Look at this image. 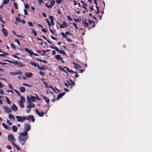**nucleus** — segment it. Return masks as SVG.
<instances>
[{
    "mask_svg": "<svg viewBox=\"0 0 152 152\" xmlns=\"http://www.w3.org/2000/svg\"><path fill=\"white\" fill-rule=\"evenodd\" d=\"M27 102L28 103H31V97L30 98L29 96L27 97Z\"/></svg>",
    "mask_w": 152,
    "mask_h": 152,
    "instance_id": "c756f323",
    "label": "nucleus"
},
{
    "mask_svg": "<svg viewBox=\"0 0 152 152\" xmlns=\"http://www.w3.org/2000/svg\"><path fill=\"white\" fill-rule=\"evenodd\" d=\"M42 31L44 32H46L47 31V30L45 28H42L41 29Z\"/></svg>",
    "mask_w": 152,
    "mask_h": 152,
    "instance_id": "5fc2aeb1",
    "label": "nucleus"
},
{
    "mask_svg": "<svg viewBox=\"0 0 152 152\" xmlns=\"http://www.w3.org/2000/svg\"><path fill=\"white\" fill-rule=\"evenodd\" d=\"M3 86H4L3 84L1 83L0 81V88L3 87Z\"/></svg>",
    "mask_w": 152,
    "mask_h": 152,
    "instance_id": "bf43d9fd",
    "label": "nucleus"
},
{
    "mask_svg": "<svg viewBox=\"0 0 152 152\" xmlns=\"http://www.w3.org/2000/svg\"><path fill=\"white\" fill-rule=\"evenodd\" d=\"M28 23L29 26H31L33 25L32 23L31 22H29Z\"/></svg>",
    "mask_w": 152,
    "mask_h": 152,
    "instance_id": "13d9d810",
    "label": "nucleus"
},
{
    "mask_svg": "<svg viewBox=\"0 0 152 152\" xmlns=\"http://www.w3.org/2000/svg\"><path fill=\"white\" fill-rule=\"evenodd\" d=\"M10 45H11V47L12 48H13L14 49H16V47L13 44V43L11 44Z\"/></svg>",
    "mask_w": 152,
    "mask_h": 152,
    "instance_id": "c03bdc74",
    "label": "nucleus"
},
{
    "mask_svg": "<svg viewBox=\"0 0 152 152\" xmlns=\"http://www.w3.org/2000/svg\"><path fill=\"white\" fill-rule=\"evenodd\" d=\"M55 4V1L54 0H52L50 3V6H49V7H52Z\"/></svg>",
    "mask_w": 152,
    "mask_h": 152,
    "instance_id": "cd10ccee",
    "label": "nucleus"
},
{
    "mask_svg": "<svg viewBox=\"0 0 152 152\" xmlns=\"http://www.w3.org/2000/svg\"><path fill=\"white\" fill-rule=\"evenodd\" d=\"M6 147L9 149H11L12 148V147L9 145H7Z\"/></svg>",
    "mask_w": 152,
    "mask_h": 152,
    "instance_id": "4d7b16f0",
    "label": "nucleus"
},
{
    "mask_svg": "<svg viewBox=\"0 0 152 152\" xmlns=\"http://www.w3.org/2000/svg\"><path fill=\"white\" fill-rule=\"evenodd\" d=\"M29 63L30 64L35 67L37 66V64L36 63L33 61H30V62Z\"/></svg>",
    "mask_w": 152,
    "mask_h": 152,
    "instance_id": "393cba45",
    "label": "nucleus"
},
{
    "mask_svg": "<svg viewBox=\"0 0 152 152\" xmlns=\"http://www.w3.org/2000/svg\"><path fill=\"white\" fill-rule=\"evenodd\" d=\"M6 101L7 102L8 104H10L11 103V102L10 100L7 97H5Z\"/></svg>",
    "mask_w": 152,
    "mask_h": 152,
    "instance_id": "473e14b6",
    "label": "nucleus"
},
{
    "mask_svg": "<svg viewBox=\"0 0 152 152\" xmlns=\"http://www.w3.org/2000/svg\"><path fill=\"white\" fill-rule=\"evenodd\" d=\"M65 92H63L62 93H60L58 96L56 98V99L57 100H58L60 98L63 96L64 95H65Z\"/></svg>",
    "mask_w": 152,
    "mask_h": 152,
    "instance_id": "4468645a",
    "label": "nucleus"
},
{
    "mask_svg": "<svg viewBox=\"0 0 152 152\" xmlns=\"http://www.w3.org/2000/svg\"><path fill=\"white\" fill-rule=\"evenodd\" d=\"M12 129L14 132H16L18 129L17 127L16 126H13L12 127Z\"/></svg>",
    "mask_w": 152,
    "mask_h": 152,
    "instance_id": "bb28decb",
    "label": "nucleus"
},
{
    "mask_svg": "<svg viewBox=\"0 0 152 152\" xmlns=\"http://www.w3.org/2000/svg\"><path fill=\"white\" fill-rule=\"evenodd\" d=\"M9 118L11 120H12L14 121H15V120L14 116L11 114H9Z\"/></svg>",
    "mask_w": 152,
    "mask_h": 152,
    "instance_id": "dca6fc26",
    "label": "nucleus"
},
{
    "mask_svg": "<svg viewBox=\"0 0 152 152\" xmlns=\"http://www.w3.org/2000/svg\"><path fill=\"white\" fill-rule=\"evenodd\" d=\"M29 6L27 4H26L25 5V7L26 9H28L29 8Z\"/></svg>",
    "mask_w": 152,
    "mask_h": 152,
    "instance_id": "680f3d73",
    "label": "nucleus"
},
{
    "mask_svg": "<svg viewBox=\"0 0 152 152\" xmlns=\"http://www.w3.org/2000/svg\"><path fill=\"white\" fill-rule=\"evenodd\" d=\"M2 30L3 33L5 37H7L8 35L7 30L5 28H2Z\"/></svg>",
    "mask_w": 152,
    "mask_h": 152,
    "instance_id": "ddd939ff",
    "label": "nucleus"
},
{
    "mask_svg": "<svg viewBox=\"0 0 152 152\" xmlns=\"http://www.w3.org/2000/svg\"><path fill=\"white\" fill-rule=\"evenodd\" d=\"M30 129V126L28 124H25V125L24 131L23 132H26L27 133L28 132Z\"/></svg>",
    "mask_w": 152,
    "mask_h": 152,
    "instance_id": "0eeeda50",
    "label": "nucleus"
},
{
    "mask_svg": "<svg viewBox=\"0 0 152 152\" xmlns=\"http://www.w3.org/2000/svg\"><path fill=\"white\" fill-rule=\"evenodd\" d=\"M7 124L9 125H12V123L10 122V121L8 120H7Z\"/></svg>",
    "mask_w": 152,
    "mask_h": 152,
    "instance_id": "603ef678",
    "label": "nucleus"
},
{
    "mask_svg": "<svg viewBox=\"0 0 152 152\" xmlns=\"http://www.w3.org/2000/svg\"><path fill=\"white\" fill-rule=\"evenodd\" d=\"M56 2L58 4H60L61 3V0H56Z\"/></svg>",
    "mask_w": 152,
    "mask_h": 152,
    "instance_id": "3c124183",
    "label": "nucleus"
},
{
    "mask_svg": "<svg viewBox=\"0 0 152 152\" xmlns=\"http://www.w3.org/2000/svg\"><path fill=\"white\" fill-rule=\"evenodd\" d=\"M2 125L6 129H10V127H8L6 124L4 123H3L2 124Z\"/></svg>",
    "mask_w": 152,
    "mask_h": 152,
    "instance_id": "b1692460",
    "label": "nucleus"
},
{
    "mask_svg": "<svg viewBox=\"0 0 152 152\" xmlns=\"http://www.w3.org/2000/svg\"><path fill=\"white\" fill-rule=\"evenodd\" d=\"M16 148L17 150H20V148L17 145L15 144V142L14 143V144H12Z\"/></svg>",
    "mask_w": 152,
    "mask_h": 152,
    "instance_id": "2f4dec72",
    "label": "nucleus"
},
{
    "mask_svg": "<svg viewBox=\"0 0 152 152\" xmlns=\"http://www.w3.org/2000/svg\"><path fill=\"white\" fill-rule=\"evenodd\" d=\"M55 49L58 52V51H59V50H60L57 47H55Z\"/></svg>",
    "mask_w": 152,
    "mask_h": 152,
    "instance_id": "0e129e2a",
    "label": "nucleus"
},
{
    "mask_svg": "<svg viewBox=\"0 0 152 152\" xmlns=\"http://www.w3.org/2000/svg\"><path fill=\"white\" fill-rule=\"evenodd\" d=\"M66 23L65 22H63L62 24L60 25L59 27L61 28H64L65 27H66Z\"/></svg>",
    "mask_w": 152,
    "mask_h": 152,
    "instance_id": "f3484780",
    "label": "nucleus"
},
{
    "mask_svg": "<svg viewBox=\"0 0 152 152\" xmlns=\"http://www.w3.org/2000/svg\"><path fill=\"white\" fill-rule=\"evenodd\" d=\"M34 106L35 104H34L32 102L28 103V105L26 106V107L27 108V109L26 110V112L27 113H29L31 109L34 107Z\"/></svg>",
    "mask_w": 152,
    "mask_h": 152,
    "instance_id": "f03ea898",
    "label": "nucleus"
},
{
    "mask_svg": "<svg viewBox=\"0 0 152 152\" xmlns=\"http://www.w3.org/2000/svg\"><path fill=\"white\" fill-rule=\"evenodd\" d=\"M14 91L15 92L18 94V95L19 96H20V93H19V92L16 89H14Z\"/></svg>",
    "mask_w": 152,
    "mask_h": 152,
    "instance_id": "79ce46f5",
    "label": "nucleus"
},
{
    "mask_svg": "<svg viewBox=\"0 0 152 152\" xmlns=\"http://www.w3.org/2000/svg\"><path fill=\"white\" fill-rule=\"evenodd\" d=\"M49 17L50 20L51 25L52 26H54L55 24V23L54 21L55 19L54 17L52 16H49Z\"/></svg>",
    "mask_w": 152,
    "mask_h": 152,
    "instance_id": "9d476101",
    "label": "nucleus"
},
{
    "mask_svg": "<svg viewBox=\"0 0 152 152\" xmlns=\"http://www.w3.org/2000/svg\"><path fill=\"white\" fill-rule=\"evenodd\" d=\"M22 85L23 86H28V87H30L31 86L30 85H29L28 84H27V83H23L22 84Z\"/></svg>",
    "mask_w": 152,
    "mask_h": 152,
    "instance_id": "4c0bfd02",
    "label": "nucleus"
},
{
    "mask_svg": "<svg viewBox=\"0 0 152 152\" xmlns=\"http://www.w3.org/2000/svg\"><path fill=\"white\" fill-rule=\"evenodd\" d=\"M42 14L44 17H47L45 13L42 12Z\"/></svg>",
    "mask_w": 152,
    "mask_h": 152,
    "instance_id": "774afa93",
    "label": "nucleus"
},
{
    "mask_svg": "<svg viewBox=\"0 0 152 152\" xmlns=\"http://www.w3.org/2000/svg\"><path fill=\"white\" fill-rule=\"evenodd\" d=\"M39 73L40 74V75L42 76H43L45 75V73L43 72L42 71H39Z\"/></svg>",
    "mask_w": 152,
    "mask_h": 152,
    "instance_id": "49530a36",
    "label": "nucleus"
},
{
    "mask_svg": "<svg viewBox=\"0 0 152 152\" xmlns=\"http://www.w3.org/2000/svg\"><path fill=\"white\" fill-rule=\"evenodd\" d=\"M14 5L15 9H18V8L17 4L16 2H14Z\"/></svg>",
    "mask_w": 152,
    "mask_h": 152,
    "instance_id": "ea45409f",
    "label": "nucleus"
},
{
    "mask_svg": "<svg viewBox=\"0 0 152 152\" xmlns=\"http://www.w3.org/2000/svg\"><path fill=\"white\" fill-rule=\"evenodd\" d=\"M58 52L61 54H62L64 55H66V53H65V51L64 50H60L58 51Z\"/></svg>",
    "mask_w": 152,
    "mask_h": 152,
    "instance_id": "e433bc0d",
    "label": "nucleus"
},
{
    "mask_svg": "<svg viewBox=\"0 0 152 152\" xmlns=\"http://www.w3.org/2000/svg\"><path fill=\"white\" fill-rule=\"evenodd\" d=\"M12 63L14 64L18 65V67H22L25 66V65L22 64L21 62L15 61Z\"/></svg>",
    "mask_w": 152,
    "mask_h": 152,
    "instance_id": "423d86ee",
    "label": "nucleus"
},
{
    "mask_svg": "<svg viewBox=\"0 0 152 152\" xmlns=\"http://www.w3.org/2000/svg\"><path fill=\"white\" fill-rule=\"evenodd\" d=\"M20 135L18 137V140L20 143L22 145H24L25 142L27 140L28 138L27 136V133L26 132H21L19 133Z\"/></svg>",
    "mask_w": 152,
    "mask_h": 152,
    "instance_id": "f257e3e1",
    "label": "nucleus"
},
{
    "mask_svg": "<svg viewBox=\"0 0 152 152\" xmlns=\"http://www.w3.org/2000/svg\"><path fill=\"white\" fill-rule=\"evenodd\" d=\"M9 140L11 142L12 144H14L15 140L12 134H9L8 136Z\"/></svg>",
    "mask_w": 152,
    "mask_h": 152,
    "instance_id": "20e7f679",
    "label": "nucleus"
},
{
    "mask_svg": "<svg viewBox=\"0 0 152 152\" xmlns=\"http://www.w3.org/2000/svg\"><path fill=\"white\" fill-rule=\"evenodd\" d=\"M18 102L19 104V105L21 108H23L24 107L23 105V102H22V101L18 100Z\"/></svg>",
    "mask_w": 152,
    "mask_h": 152,
    "instance_id": "4be33fe9",
    "label": "nucleus"
},
{
    "mask_svg": "<svg viewBox=\"0 0 152 152\" xmlns=\"http://www.w3.org/2000/svg\"><path fill=\"white\" fill-rule=\"evenodd\" d=\"M72 24L75 27V28H77V26L76 24L75 23H72Z\"/></svg>",
    "mask_w": 152,
    "mask_h": 152,
    "instance_id": "052dcab7",
    "label": "nucleus"
},
{
    "mask_svg": "<svg viewBox=\"0 0 152 152\" xmlns=\"http://www.w3.org/2000/svg\"><path fill=\"white\" fill-rule=\"evenodd\" d=\"M14 41H15V42H17V43H18V45H20V42H19L18 39H15Z\"/></svg>",
    "mask_w": 152,
    "mask_h": 152,
    "instance_id": "8fccbe9b",
    "label": "nucleus"
},
{
    "mask_svg": "<svg viewBox=\"0 0 152 152\" xmlns=\"http://www.w3.org/2000/svg\"><path fill=\"white\" fill-rule=\"evenodd\" d=\"M73 1L74 2L73 4L74 5H77V3L75 0H74Z\"/></svg>",
    "mask_w": 152,
    "mask_h": 152,
    "instance_id": "69168bd1",
    "label": "nucleus"
},
{
    "mask_svg": "<svg viewBox=\"0 0 152 152\" xmlns=\"http://www.w3.org/2000/svg\"><path fill=\"white\" fill-rule=\"evenodd\" d=\"M0 93L1 94H4V92L3 90L1 89L0 90Z\"/></svg>",
    "mask_w": 152,
    "mask_h": 152,
    "instance_id": "338daca9",
    "label": "nucleus"
},
{
    "mask_svg": "<svg viewBox=\"0 0 152 152\" xmlns=\"http://www.w3.org/2000/svg\"><path fill=\"white\" fill-rule=\"evenodd\" d=\"M25 50L27 53H29L31 56L32 55V51H31L28 49L26 48Z\"/></svg>",
    "mask_w": 152,
    "mask_h": 152,
    "instance_id": "c85d7f7f",
    "label": "nucleus"
},
{
    "mask_svg": "<svg viewBox=\"0 0 152 152\" xmlns=\"http://www.w3.org/2000/svg\"><path fill=\"white\" fill-rule=\"evenodd\" d=\"M19 90L21 92L24 93L25 91L26 88L24 87H20Z\"/></svg>",
    "mask_w": 152,
    "mask_h": 152,
    "instance_id": "6ab92c4d",
    "label": "nucleus"
},
{
    "mask_svg": "<svg viewBox=\"0 0 152 152\" xmlns=\"http://www.w3.org/2000/svg\"><path fill=\"white\" fill-rule=\"evenodd\" d=\"M67 69V71H68L70 73H76V72H75L74 71H72V70H70L68 68Z\"/></svg>",
    "mask_w": 152,
    "mask_h": 152,
    "instance_id": "58836bf2",
    "label": "nucleus"
},
{
    "mask_svg": "<svg viewBox=\"0 0 152 152\" xmlns=\"http://www.w3.org/2000/svg\"><path fill=\"white\" fill-rule=\"evenodd\" d=\"M11 109L13 111L15 112L18 110V107L15 104H13L11 107Z\"/></svg>",
    "mask_w": 152,
    "mask_h": 152,
    "instance_id": "f8f14e48",
    "label": "nucleus"
},
{
    "mask_svg": "<svg viewBox=\"0 0 152 152\" xmlns=\"http://www.w3.org/2000/svg\"><path fill=\"white\" fill-rule=\"evenodd\" d=\"M55 57L58 60H61V59L63 58L62 57H61L59 55H56L55 56Z\"/></svg>",
    "mask_w": 152,
    "mask_h": 152,
    "instance_id": "a211bd4d",
    "label": "nucleus"
},
{
    "mask_svg": "<svg viewBox=\"0 0 152 152\" xmlns=\"http://www.w3.org/2000/svg\"><path fill=\"white\" fill-rule=\"evenodd\" d=\"M20 97L21 98L20 100H19V101H22V102H25V98L23 96H20Z\"/></svg>",
    "mask_w": 152,
    "mask_h": 152,
    "instance_id": "c9c22d12",
    "label": "nucleus"
},
{
    "mask_svg": "<svg viewBox=\"0 0 152 152\" xmlns=\"http://www.w3.org/2000/svg\"><path fill=\"white\" fill-rule=\"evenodd\" d=\"M67 18L68 19V20L71 21H72V19L71 18L70 16H67Z\"/></svg>",
    "mask_w": 152,
    "mask_h": 152,
    "instance_id": "6e6d98bb",
    "label": "nucleus"
},
{
    "mask_svg": "<svg viewBox=\"0 0 152 152\" xmlns=\"http://www.w3.org/2000/svg\"><path fill=\"white\" fill-rule=\"evenodd\" d=\"M72 64L75 66V68L77 69H80L81 68V67L80 66V65L76 64L74 62H72Z\"/></svg>",
    "mask_w": 152,
    "mask_h": 152,
    "instance_id": "2eb2a0df",
    "label": "nucleus"
},
{
    "mask_svg": "<svg viewBox=\"0 0 152 152\" xmlns=\"http://www.w3.org/2000/svg\"><path fill=\"white\" fill-rule=\"evenodd\" d=\"M32 75V73L31 72L26 73L25 74L26 76L27 77H31Z\"/></svg>",
    "mask_w": 152,
    "mask_h": 152,
    "instance_id": "412c9836",
    "label": "nucleus"
},
{
    "mask_svg": "<svg viewBox=\"0 0 152 152\" xmlns=\"http://www.w3.org/2000/svg\"><path fill=\"white\" fill-rule=\"evenodd\" d=\"M67 68L66 67L64 66L63 68H61V71H63L65 72H66V70H67Z\"/></svg>",
    "mask_w": 152,
    "mask_h": 152,
    "instance_id": "72a5a7b5",
    "label": "nucleus"
},
{
    "mask_svg": "<svg viewBox=\"0 0 152 152\" xmlns=\"http://www.w3.org/2000/svg\"><path fill=\"white\" fill-rule=\"evenodd\" d=\"M16 118L17 121L19 122H23L26 120V116H17L16 117Z\"/></svg>",
    "mask_w": 152,
    "mask_h": 152,
    "instance_id": "7ed1b4c3",
    "label": "nucleus"
},
{
    "mask_svg": "<svg viewBox=\"0 0 152 152\" xmlns=\"http://www.w3.org/2000/svg\"><path fill=\"white\" fill-rule=\"evenodd\" d=\"M97 2H96V9H97V11L96 12V14H99V12H100V10H99V7L97 6Z\"/></svg>",
    "mask_w": 152,
    "mask_h": 152,
    "instance_id": "a878e982",
    "label": "nucleus"
},
{
    "mask_svg": "<svg viewBox=\"0 0 152 152\" xmlns=\"http://www.w3.org/2000/svg\"><path fill=\"white\" fill-rule=\"evenodd\" d=\"M33 33L34 34V35L36 36L37 35V33L35 30H33L32 31Z\"/></svg>",
    "mask_w": 152,
    "mask_h": 152,
    "instance_id": "09e8293b",
    "label": "nucleus"
},
{
    "mask_svg": "<svg viewBox=\"0 0 152 152\" xmlns=\"http://www.w3.org/2000/svg\"><path fill=\"white\" fill-rule=\"evenodd\" d=\"M61 34L62 35L63 37L65 38H67V37L65 35V34L64 32H61Z\"/></svg>",
    "mask_w": 152,
    "mask_h": 152,
    "instance_id": "a19ab883",
    "label": "nucleus"
},
{
    "mask_svg": "<svg viewBox=\"0 0 152 152\" xmlns=\"http://www.w3.org/2000/svg\"><path fill=\"white\" fill-rule=\"evenodd\" d=\"M31 100L33 102H34L36 100V99L34 96H31Z\"/></svg>",
    "mask_w": 152,
    "mask_h": 152,
    "instance_id": "f704fd0d",
    "label": "nucleus"
},
{
    "mask_svg": "<svg viewBox=\"0 0 152 152\" xmlns=\"http://www.w3.org/2000/svg\"><path fill=\"white\" fill-rule=\"evenodd\" d=\"M83 24L85 27H88L89 26V23L88 22H86V20H83Z\"/></svg>",
    "mask_w": 152,
    "mask_h": 152,
    "instance_id": "5701e85b",
    "label": "nucleus"
},
{
    "mask_svg": "<svg viewBox=\"0 0 152 152\" xmlns=\"http://www.w3.org/2000/svg\"><path fill=\"white\" fill-rule=\"evenodd\" d=\"M35 111L39 116H43L45 114V113H43L42 110H41V112H40L38 109H36L35 110Z\"/></svg>",
    "mask_w": 152,
    "mask_h": 152,
    "instance_id": "6e6552de",
    "label": "nucleus"
},
{
    "mask_svg": "<svg viewBox=\"0 0 152 152\" xmlns=\"http://www.w3.org/2000/svg\"><path fill=\"white\" fill-rule=\"evenodd\" d=\"M26 120H29V121H32L33 122H34L35 119L34 118V117L32 115H29L28 116H26Z\"/></svg>",
    "mask_w": 152,
    "mask_h": 152,
    "instance_id": "1a4fd4ad",
    "label": "nucleus"
},
{
    "mask_svg": "<svg viewBox=\"0 0 152 152\" xmlns=\"http://www.w3.org/2000/svg\"><path fill=\"white\" fill-rule=\"evenodd\" d=\"M15 18L16 20L17 21H18L19 22H21V19H20V18H18L17 17H16Z\"/></svg>",
    "mask_w": 152,
    "mask_h": 152,
    "instance_id": "a18cd8bd",
    "label": "nucleus"
},
{
    "mask_svg": "<svg viewBox=\"0 0 152 152\" xmlns=\"http://www.w3.org/2000/svg\"><path fill=\"white\" fill-rule=\"evenodd\" d=\"M2 107L3 109L6 113H9L11 112L12 110L9 107L3 106Z\"/></svg>",
    "mask_w": 152,
    "mask_h": 152,
    "instance_id": "39448f33",
    "label": "nucleus"
},
{
    "mask_svg": "<svg viewBox=\"0 0 152 152\" xmlns=\"http://www.w3.org/2000/svg\"><path fill=\"white\" fill-rule=\"evenodd\" d=\"M9 1V0H5L3 2V3L4 4H6L8 3Z\"/></svg>",
    "mask_w": 152,
    "mask_h": 152,
    "instance_id": "de8ad7c7",
    "label": "nucleus"
},
{
    "mask_svg": "<svg viewBox=\"0 0 152 152\" xmlns=\"http://www.w3.org/2000/svg\"><path fill=\"white\" fill-rule=\"evenodd\" d=\"M37 67L38 69L39 70H45L46 69L43 66H40L38 64H37Z\"/></svg>",
    "mask_w": 152,
    "mask_h": 152,
    "instance_id": "aec40b11",
    "label": "nucleus"
},
{
    "mask_svg": "<svg viewBox=\"0 0 152 152\" xmlns=\"http://www.w3.org/2000/svg\"><path fill=\"white\" fill-rule=\"evenodd\" d=\"M43 98L45 100V101L47 103H48L49 102L50 100L49 98H47L45 96H44Z\"/></svg>",
    "mask_w": 152,
    "mask_h": 152,
    "instance_id": "7c9ffc66",
    "label": "nucleus"
},
{
    "mask_svg": "<svg viewBox=\"0 0 152 152\" xmlns=\"http://www.w3.org/2000/svg\"><path fill=\"white\" fill-rule=\"evenodd\" d=\"M97 17L99 18L100 20H101V18H102V15H97Z\"/></svg>",
    "mask_w": 152,
    "mask_h": 152,
    "instance_id": "e2e57ef3",
    "label": "nucleus"
},
{
    "mask_svg": "<svg viewBox=\"0 0 152 152\" xmlns=\"http://www.w3.org/2000/svg\"><path fill=\"white\" fill-rule=\"evenodd\" d=\"M8 85H9V87L10 89H13V86L12 85H11V84H10L9 83H8Z\"/></svg>",
    "mask_w": 152,
    "mask_h": 152,
    "instance_id": "37998d69",
    "label": "nucleus"
},
{
    "mask_svg": "<svg viewBox=\"0 0 152 152\" xmlns=\"http://www.w3.org/2000/svg\"><path fill=\"white\" fill-rule=\"evenodd\" d=\"M22 72L21 71H18L17 72H10V74L12 75H21Z\"/></svg>",
    "mask_w": 152,
    "mask_h": 152,
    "instance_id": "9b49d317",
    "label": "nucleus"
},
{
    "mask_svg": "<svg viewBox=\"0 0 152 152\" xmlns=\"http://www.w3.org/2000/svg\"><path fill=\"white\" fill-rule=\"evenodd\" d=\"M24 14L25 15H27L28 14V12L27 10L26 9H24Z\"/></svg>",
    "mask_w": 152,
    "mask_h": 152,
    "instance_id": "864d4df0",
    "label": "nucleus"
}]
</instances>
